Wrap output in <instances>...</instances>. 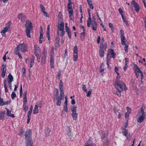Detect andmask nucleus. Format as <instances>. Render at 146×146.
Segmentation results:
<instances>
[{"label": "nucleus", "instance_id": "ea45409f", "mask_svg": "<svg viewBox=\"0 0 146 146\" xmlns=\"http://www.w3.org/2000/svg\"><path fill=\"white\" fill-rule=\"evenodd\" d=\"M5 113L0 111V119H3L4 117Z\"/></svg>", "mask_w": 146, "mask_h": 146}, {"label": "nucleus", "instance_id": "ddd939ff", "mask_svg": "<svg viewBox=\"0 0 146 146\" xmlns=\"http://www.w3.org/2000/svg\"><path fill=\"white\" fill-rule=\"evenodd\" d=\"M34 59L35 57L34 56H32V58H31L30 59L28 58H27L25 59V61L26 63L27 64H28V62L29 61H30L29 65L30 68H32L34 65Z\"/></svg>", "mask_w": 146, "mask_h": 146}, {"label": "nucleus", "instance_id": "e2e57ef3", "mask_svg": "<svg viewBox=\"0 0 146 146\" xmlns=\"http://www.w3.org/2000/svg\"><path fill=\"white\" fill-rule=\"evenodd\" d=\"M127 126L128 124L127 123V122L125 123L124 126L122 127V129H126L127 127Z\"/></svg>", "mask_w": 146, "mask_h": 146}, {"label": "nucleus", "instance_id": "4d7b16f0", "mask_svg": "<svg viewBox=\"0 0 146 146\" xmlns=\"http://www.w3.org/2000/svg\"><path fill=\"white\" fill-rule=\"evenodd\" d=\"M40 7L41 10L42 11V12H43V11H45V8L42 4L40 5Z\"/></svg>", "mask_w": 146, "mask_h": 146}, {"label": "nucleus", "instance_id": "0eeeda50", "mask_svg": "<svg viewBox=\"0 0 146 146\" xmlns=\"http://www.w3.org/2000/svg\"><path fill=\"white\" fill-rule=\"evenodd\" d=\"M32 131L31 129H28L26 131L25 134V139L26 142L28 141H33L32 139Z\"/></svg>", "mask_w": 146, "mask_h": 146}, {"label": "nucleus", "instance_id": "a878e982", "mask_svg": "<svg viewBox=\"0 0 146 146\" xmlns=\"http://www.w3.org/2000/svg\"><path fill=\"white\" fill-rule=\"evenodd\" d=\"M88 4L90 7L92 9H94V6L92 4V0H87Z\"/></svg>", "mask_w": 146, "mask_h": 146}, {"label": "nucleus", "instance_id": "5fc2aeb1", "mask_svg": "<svg viewBox=\"0 0 146 146\" xmlns=\"http://www.w3.org/2000/svg\"><path fill=\"white\" fill-rule=\"evenodd\" d=\"M124 47V50L126 52H127L128 51V45L127 44H125Z\"/></svg>", "mask_w": 146, "mask_h": 146}, {"label": "nucleus", "instance_id": "58836bf2", "mask_svg": "<svg viewBox=\"0 0 146 146\" xmlns=\"http://www.w3.org/2000/svg\"><path fill=\"white\" fill-rule=\"evenodd\" d=\"M114 70L115 72L117 74V78H119L120 77L119 76V74L118 73V69L117 67L115 66V67Z\"/></svg>", "mask_w": 146, "mask_h": 146}, {"label": "nucleus", "instance_id": "c03bdc74", "mask_svg": "<svg viewBox=\"0 0 146 146\" xmlns=\"http://www.w3.org/2000/svg\"><path fill=\"white\" fill-rule=\"evenodd\" d=\"M23 110L25 111L26 112L27 111L28 108V106L26 105V104H23Z\"/></svg>", "mask_w": 146, "mask_h": 146}, {"label": "nucleus", "instance_id": "603ef678", "mask_svg": "<svg viewBox=\"0 0 146 146\" xmlns=\"http://www.w3.org/2000/svg\"><path fill=\"white\" fill-rule=\"evenodd\" d=\"M16 96V94L14 92H13L11 94V97L12 99H14Z\"/></svg>", "mask_w": 146, "mask_h": 146}, {"label": "nucleus", "instance_id": "2f4dec72", "mask_svg": "<svg viewBox=\"0 0 146 146\" xmlns=\"http://www.w3.org/2000/svg\"><path fill=\"white\" fill-rule=\"evenodd\" d=\"M103 146H108V142L107 138H105L104 139Z\"/></svg>", "mask_w": 146, "mask_h": 146}, {"label": "nucleus", "instance_id": "6ab92c4d", "mask_svg": "<svg viewBox=\"0 0 146 146\" xmlns=\"http://www.w3.org/2000/svg\"><path fill=\"white\" fill-rule=\"evenodd\" d=\"M68 3L67 4V10L68 12H73L72 9V3L71 0H68Z\"/></svg>", "mask_w": 146, "mask_h": 146}, {"label": "nucleus", "instance_id": "8fccbe9b", "mask_svg": "<svg viewBox=\"0 0 146 146\" xmlns=\"http://www.w3.org/2000/svg\"><path fill=\"white\" fill-rule=\"evenodd\" d=\"M110 60L109 59H107L106 60V64L108 66V68L110 69H111V67H110V66H109V64H110V62H109V61H110Z\"/></svg>", "mask_w": 146, "mask_h": 146}, {"label": "nucleus", "instance_id": "49530a36", "mask_svg": "<svg viewBox=\"0 0 146 146\" xmlns=\"http://www.w3.org/2000/svg\"><path fill=\"white\" fill-rule=\"evenodd\" d=\"M82 89L85 92H87V90L85 85L84 84L82 85Z\"/></svg>", "mask_w": 146, "mask_h": 146}, {"label": "nucleus", "instance_id": "7ed1b4c3", "mask_svg": "<svg viewBox=\"0 0 146 146\" xmlns=\"http://www.w3.org/2000/svg\"><path fill=\"white\" fill-rule=\"evenodd\" d=\"M107 47V45L106 42L100 44L99 47V52L100 56L101 57H103L104 56L105 52L106 51V49Z\"/></svg>", "mask_w": 146, "mask_h": 146}, {"label": "nucleus", "instance_id": "0e129e2a", "mask_svg": "<svg viewBox=\"0 0 146 146\" xmlns=\"http://www.w3.org/2000/svg\"><path fill=\"white\" fill-rule=\"evenodd\" d=\"M120 34L121 36H123L124 35V33L122 29H121L120 31Z\"/></svg>", "mask_w": 146, "mask_h": 146}, {"label": "nucleus", "instance_id": "b1692460", "mask_svg": "<svg viewBox=\"0 0 146 146\" xmlns=\"http://www.w3.org/2000/svg\"><path fill=\"white\" fill-rule=\"evenodd\" d=\"M6 109L7 110V112L6 115L8 116L11 117L12 118H14L15 117L14 115L13 114H11V111L9 109L6 108Z\"/></svg>", "mask_w": 146, "mask_h": 146}, {"label": "nucleus", "instance_id": "774afa93", "mask_svg": "<svg viewBox=\"0 0 146 146\" xmlns=\"http://www.w3.org/2000/svg\"><path fill=\"white\" fill-rule=\"evenodd\" d=\"M125 64L126 65H127L129 63V59L128 58H125Z\"/></svg>", "mask_w": 146, "mask_h": 146}, {"label": "nucleus", "instance_id": "f3484780", "mask_svg": "<svg viewBox=\"0 0 146 146\" xmlns=\"http://www.w3.org/2000/svg\"><path fill=\"white\" fill-rule=\"evenodd\" d=\"M6 66L5 64H3L1 68L2 71L1 77L4 78L5 77V73L6 71Z\"/></svg>", "mask_w": 146, "mask_h": 146}, {"label": "nucleus", "instance_id": "aec40b11", "mask_svg": "<svg viewBox=\"0 0 146 146\" xmlns=\"http://www.w3.org/2000/svg\"><path fill=\"white\" fill-rule=\"evenodd\" d=\"M88 13L89 15V17L87 20V27H90L91 25V13L89 9H88Z\"/></svg>", "mask_w": 146, "mask_h": 146}, {"label": "nucleus", "instance_id": "f03ea898", "mask_svg": "<svg viewBox=\"0 0 146 146\" xmlns=\"http://www.w3.org/2000/svg\"><path fill=\"white\" fill-rule=\"evenodd\" d=\"M26 22L25 25L26 27V34L27 37L30 38L31 37L30 33L33 27L32 23L30 21H27Z\"/></svg>", "mask_w": 146, "mask_h": 146}, {"label": "nucleus", "instance_id": "338daca9", "mask_svg": "<svg viewBox=\"0 0 146 146\" xmlns=\"http://www.w3.org/2000/svg\"><path fill=\"white\" fill-rule=\"evenodd\" d=\"M50 66L51 68H54V62H50Z\"/></svg>", "mask_w": 146, "mask_h": 146}, {"label": "nucleus", "instance_id": "473e14b6", "mask_svg": "<svg viewBox=\"0 0 146 146\" xmlns=\"http://www.w3.org/2000/svg\"><path fill=\"white\" fill-rule=\"evenodd\" d=\"M58 16L59 17V19L58 22L63 21V19L62 18V14L60 11L58 13Z\"/></svg>", "mask_w": 146, "mask_h": 146}, {"label": "nucleus", "instance_id": "bf43d9fd", "mask_svg": "<svg viewBox=\"0 0 146 146\" xmlns=\"http://www.w3.org/2000/svg\"><path fill=\"white\" fill-rule=\"evenodd\" d=\"M91 94V91H89L87 93L86 96L88 97H89L90 96Z\"/></svg>", "mask_w": 146, "mask_h": 146}, {"label": "nucleus", "instance_id": "4be33fe9", "mask_svg": "<svg viewBox=\"0 0 146 146\" xmlns=\"http://www.w3.org/2000/svg\"><path fill=\"white\" fill-rule=\"evenodd\" d=\"M145 115H140L137 119V122L141 123L143 122L145 118Z\"/></svg>", "mask_w": 146, "mask_h": 146}, {"label": "nucleus", "instance_id": "9d476101", "mask_svg": "<svg viewBox=\"0 0 146 146\" xmlns=\"http://www.w3.org/2000/svg\"><path fill=\"white\" fill-rule=\"evenodd\" d=\"M108 54L106 56V59H109L112 58H115V53L114 52L113 50L110 49L108 51Z\"/></svg>", "mask_w": 146, "mask_h": 146}, {"label": "nucleus", "instance_id": "2eb2a0df", "mask_svg": "<svg viewBox=\"0 0 146 146\" xmlns=\"http://www.w3.org/2000/svg\"><path fill=\"white\" fill-rule=\"evenodd\" d=\"M84 146H95V145L93 143L92 139L90 138L85 143Z\"/></svg>", "mask_w": 146, "mask_h": 146}, {"label": "nucleus", "instance_id": "052dcab7", "mask_svg": "<svg viewBox=\"0 0 146 146\" xmlns=\"http://www.w3.org/2000/svg\"><path fill=\"white\" fill-rule=\"evenodd\" d=\"M118 11L119 12V13L120 14L121 16L122 15H123V11H122V10L121 9V8H120L118 9Z\"/></svg>", "mask_w": 146, "mask_h": 146}, {"label": "nucleus", "instance_id": "1a4fd4ad", "mask_svg": "<svg viewBox=\"0 0 146 146\" xmlns=\"http://www.w3.org/2000/svg\"><path fill=\"white\" fill-rule=\"evenodd\" d=\"M134 70L135 71L136 76L137 78L139 76V74H140V76H141V78H143V73L140 70L139 67L137 65H135L134 66Z\"/></svg>", "mask_w": 146, "mask_h": 146}, {"label": "nucleus", "instance_id": "6e6552de", "mask_svg": "<svg viewBox=\"0 0 146 146\" xmlns=\"http://www.w3.org/2000/svg\"><path fill=\"white\" fill-rule=\"evenodd\" d=\"M77 107L74 106L72 107L71 110L72 111V116L73 120L76 121L77 120L78 117V114L76 113Z\"/></svg>", "mask_w": 146, "mask_h": 146}, {"label": "nucleus", "instance_id": "9b49d317", "mask_svg": "<svg viewBox=\"0 0 146 146\" xmlns=\"http://www.w3.org/2000/svg\"><path fill=\"white\" fill-rule=\"evenodd\" d=\"M47 56V50L45 49H44L41 56V61L42 64H44L45 62Z\"/></svg>", "mask_w": 146, "mask_h": 146}, {"label": "nucleus", "instance_id": "3c124183", "mask_svg": "<svg viewBox=\"0 0 146 146\" xmlns=\"http://www.w3.org/2000/svg\"><path fill=\"white\" fill-rule=\"evenodd\" d=\"M19 50H19L18 48H17V47L15 48L14 50V52H15V54L16 55H18V54H19Z\"/></svg>", "mask_w": 146, "mask_h": 146}, {"label": "nucleus", "instance_id": "412c9836", "mask_svg": "<svg viewBox=\"0 0 146 146\" xmlns=\"http://www.w3.org/2000/svg\"><path fill=\"white\" fill-rule=\"evenodd\" d=\"M92 28L93 31H96L97 29V24L95 21H91Z\"/></svg>", "mask_w": 146, "mask_h": 146}, {"label": "nucleus", "instance_id": "7c9ffc66", "mask_svg": "<svg viewBox=\"0 0 146 146\" xmlns=\"http://www.w3.org/2000/svg\"><path fill=\"white\" fill-rule=\"evenodd\" d=\"M59 88L60 90H64L63 84L61 80L60 81L59 83Z\"/></svg>", "mask_w": 146, "mask_h": 146}, {"label": "nucleus", "instance_id": "f8f14e48", "mask_svg": "<svg viewBox=\"0 0 146 146\" xmlns=\"http://www.w3.org/2000/svg\"><path fill=\"white\" fill-rule=\"evenodd\" d=\"M131 7H133L136 12H138L140 10L139 6L135 0H132L131 2Z\"/></svg>", "mask_w": 146, "mask_h": 146}, {"label": "nucleus", "instance_id": "5701e85b", "mask_svg": "<svg viewBox=\"0 0 146 146\" xmlns=\"http://www.w3.org/2000/svg\"><path fill=\"white\" fill-rule=\"evenodd\" d=\"M7 80L8 84H11L13 80V77L11 73H9L8 76Z\"/></svg>", "mask_w": 146, "mask_h": 146}, {"label": "nucleus", "instance_id": "37998d69", "mask_svg": "<svg viewBox=\"0 0 146 146\" xmlns=\"http://www.w3.org/2000/svg\"><path fill=\"white\" fill-rule=\"evenodd\" d=\"M33 141H28L26 142V145L27 146H34L33 145Z\"/></svg>", "mask_w": 146, "mask_h": 146}, {"label": "nucleus", "instance_id": "6e6d98bb", "mask_svg": "<svg viewBox=\"0 0 146 146\" xmlns=\"http://www.w3.org/2000/svg\"><path fill=\"white\" fill-rule=\"evenodd\" d=\"M126 109L127 111V112L129 113H131L132 110L129 107H127Z\"/></svg>", "mask_w": 146, "mask_h": 146}, {"label": "nucleus", "instance_id": "dca6fc26", "mask_svg": "<svg viewBox=\"0 0 146 146\" xmlns=\"http://www.w3.org/2000/svg\"><path fill=\"white\" fill-rule=\"evenodd\" d=\"M41 102L40 101L39 102V104L38 105V103H36V104L35 108L33 110V113L34 114H36L38 113V107H40V105L41 104Z\"/></svg>", "mask_w": 146, "mask_h": 146}, {"label": "nucleus", "instance_id": "72a5a7b5", "mask_svg": "<svg viewBox=\"0 0 146 146\" xmlns=\"http://www.w3.org/2000/svg\"><path fill=\"white\" fill-rule=\"evenodd\" d=\"M85 31H83L82 32L80 35V38L81 40L82 41L85 38Z\"/></svg>", "mask_w": 146, "mask_h": 146}, {"label": "nucleus", "instance_id": "680f3d73", "mask_svg": "<svg viewBox=\"0 0 146 146\" xmlns=\"http://www.w3.org/2000/svg\"><path fill=\"white\" fill-rule=\"evenodd\" d=\"M4 87L5 89V91L6 92H8L7 87L6 85V83H4Z\"/></svg>", "mask_w": 146, "mask_h": 146}, {"label": "nucleus", "instance_id": "f257e3e1", "mask_svg": "<svg viewBox=\"0 0 146 146\" xmlns=\"http://www.w3.org/2000/svg\"><path fill=\"white\" fill-rule=\"evenodd\" d=\"M125 84L121 81H117L115 82L114 86L119 92H121L123 90H127L125 88Z\"/></svg>", "mask_w": 146, "mask_h": 146}, {"label": "nucleus", "instance_id": "423d86ee", "mask_svg": "<svg viewBox=\"0 0 146 146\" xmlns=\"http://www.w3.org/2000/svg\"><path fill=\"white\" fill-rule=\"evenodd\" d=\"M21 50L22 52L25 53L28 51V47L27 44L25 43L20 44L17 46V48Z\"/></svg>", "mask_w": 146, "mask_h": 146}, {"label": "nucleus", "instance_id": "69168bd1", "mask_svg": "<svg viewBox=\"0 0 146 146\" xmlns=\"http://www.w3.org/2000/svg\"><path fill=\"white\" fill-rule=\"evenodd\" d=\"M108 25L109 27L111 29V30H112L113 28V25L111 23H109Z\"/></svg>", "mask_w": 146, "mask_h": 146}, {"label": "nucleus", "instance_id": "a18cd8bd", "mask_svg": "<svg viewBox=\"0 0 146 146\" xmlns=\"http://www.w3.org/2000/svg\"><path fill=\"white\" fill-rule=\"evenodd\" d=\"M60 97L62 98H63L64 96V90H60Z\"/></svg>", "mask_w": 146, "mask_h": 146}, {"label": "nucleus", "instance_id": "a19ab883", "mask_svg": "<svg viewBox=\"0 0 146 146\" xmlns=\"http://www.w3.org/2000/svg\"><path fill=\"white\" fill-rule=\"evenodd\" d=\"M51 131L48 128H47L45 130V134L46 136H48L49 135Z\"/></svg>", "mask_w": 146, "mask_h": 146}, {"label": "nucleus", "instance_id": "20e7f679", "mask_svg": "<svg viewBox=\"0 0 146 146\" xmlns=\"http://www.w3.org/2000/svg\"><path fill=\"white\" fill-rule=\"evenodd\" d=\"M34 53L37 58L38 62H40V56L39 54L40 53L41 49L40 47L36 44L34 45Z\"/></svg>", "mask_w": 146, "mask_h": 146}, {"label": "nucleus", "instance_id": "393cba45", "mask_svg": "<svg viewBox=\"0 0 146 146\" xmlns=\"http://www.w3.org/2000/svg\"><path fill=\"white\" fill-rule=\"evenodd\" d=\"M56 104L57 106H60L62 103V98H61L59 96H58L56 98Z\"/></svg>", "mask_w": 146, "mask_h": 146}, {"label": "nucleus", "instance_id": "c9c22d12", "mask_svg": "<svg viewBox=\"0 0 146 146\" xmlns=\"http://www.w3.org/2000/svg\"><path fill=\"white\" fill-rule=\"evenodd\" d=\"M73 54H78V49L76 45H75L74 47Z\"/></svg>", "mask_w": 146, "mask_h": 146}, {"label": "nucleus", "instance_id": "bb28decb", "mask_svg": "<svg viewBox=\"0 0 146 146\" xmlns=\"http://www.w3.org/2000/svg\"><path fill=\"white\" fill-rule=\"evenodd\" d=\"M65 31L67 33L69 38H71V33L70 29L69 28L66 29Z\"/></svg>", "mask_w": 146, "mask_h": 146}, {"label": "nucleus", "instance_id": "13d9d810", "mask_svg": "<svg viewBox=\"0 0 146 146\" xmlns=\"http://www.w3.org/2000/svg\"><path fill=\"white\" fill-rule=\"evenodd\" d=\"M27 102V97H23V104H26Z\"/></svg>", "mask_w": 146, "mask_h": 146}, {"label": "nucleus", "instance_id": "f704fd0d", "mask_svg": "<svg viewBox=\"0 0 146 146\" xmlns=\"http://www.w3.org/2000/svg\"><path fill=\"white\" fill-rule=\"evenodd\" d=\"M25 16L22 13L19 14L18 16V18L21 21H22V20L25 18Z\"/></svg>", "mask_w": 146, "mask_h": 146}, {"label": "nucleus", "instance_id": "864d4df0", "mask_svg": "<svg viewBox=\"0 0 146 146\" xmlns=\"http://www.w3.org/2000/svg\"><path fill=\"white\" fill-rule=\"evenodd\" d=\"M130 113H129L128 112H125V117L126 119H128V117Z\"/></svg>", "mask_w": 146, "mask_h": 146}, {"label": "nucleus", "instance_id": "79ce46f5", "mask_svg": "<svg viewBox=\"0 0 146 146\" xmlns=\"http://www.w3.org/2000/svg\"><path fill=\"white\" fill-rule=\"evenodd\" d=\"M54 48L53 47H52L50 53V57H54Z\"/></svg>", "mask_w": 146, "mask_h": 146}, {"label": "nucleus", "instance_id": "de8ad7c7", "mask_svg": "<svg viewBox=\"0 0 146 146\" xmlns=\"http://www.w3.org/2000/svg\"><path fill=\"white\" fill-rule=\"evenodd\" d=\"M54 94L56 96H58L59 94L58 90L57 88H55L54 90Z\"/></svg>", "mask_w": 146, "mask_h": 146}, {"label": "nucleus", "instance_id": "e433bc0d", "mask_svg": "<svg viewBox=\"0 0 146 146\" xmlns=\"http://www.w3.org/2000/svg\"><path fill=\"white\" fill-rule=\"evenodd\" d=\"M78 58V54H73V60L74 61H76L77 60Z\"/></svg>", "mask_w": 146, "mask_h": 146}, {"label": "nucleus", "instance_id": "c756f323", "mask_svg": "<svg viewBox=\"0 0 146 146\" xmlns=\"http://www.w3.org/2000/svg\"><path fill=\"white\" fill-rule=\"evenodd\" d=\"M121 44L122 45H125V44H126V38L124 36H121Z\"/></svg>", "mask_w": 146, "mask_h": 146}, {"label": "nucleus", "instance_id": "39448f33", "mask_svg": "<svg viewBox=\"0 0 146 146\" xmlns=\"http://www.w3.org/2000/svg\"><path fill=\"white\" fill-rule=\"evenodd\" d=\"M11 24V22H9L6 24L5 26L3 29L1 31V33L3 36L5 37L6 36V33L9 31Z\"/></svg>", "mask_w": 146, "mask_h": 146}, {"label": "nucleus", "instance_id": "cd10ccee", "mask_svg": "<svg viewBox=\"0 0 146 146\" xmlns=\"http://www.w3.org/2000/svg\"><path fill=\"white\" fill-rule=\"evenodd\" d=\"M57 34L58 36L60 35V36L61 37L63 36L65 34L64 30L59 31L58 33V31H57Z\"/></svg>", "mask_w": 146, "mask_h": 146}, {"label": "nucleus", "instance_id": "a211bd4d", "mask_svg": "<svg viewBox=\"0 0 146 146\" xmlns=\"http://www.w3.org/2000/svg\"><path fill=\"white\" fill-rule=\"evenodd\" d=\"M121 133L123 135L126 137L127 139H129L130 137V133L128 132L126 129H122Z\"/></svg>", "mask_w": 146, "mask_h": 146}, {"label": "nucleus", "instance_id": "c85d7f7f", "mask_svg": "<svg viewBox=\"0 0 146 146\" xmlns=\"http://www.w3.org/2000/svg\"><path fill=\"white\" fill-rule=\"evenodd\" d=\"M40 35L39 38V42L40 43H41L43 39V35L42 32V31H40Z\"/></svg>", "mask_w": 146, "mask_h": 146}, {"label": "nucleus", "instance_id": "4468645a", "mask_svg": "<svg viewBox=\"0 0 146 146\" xmlns=\"http://www.w3.org/2000/svg\"><path fill=\"white\" fill-rule=\"evenodd\" d=\"M57 31L58 33L59 31L64 30V23L63 21L58 22Z\"/></svg>", "mask_w": 146, "mask_h": 146}, {"label": "nucleus", "instance_id": "4c0bfd02", "mask_svg": "<svg viewBox=\"0 0 146 146\" xmlns=\"http://www.w3.org/2000/svg\"><path fill=\"white\" fill-rule=\"evenodd\" d=\"M69 14V18L71 20H73L74 19L73 12H68Z\"/></svg>", "mask_w": 146, "mask_h": 146}, {"label": "nucleus", "instance_id": "09e8293b", "mask_svg": "<svg viewBox=\"0 0 146 146\" xmlns=\"http://www.w3.org/2000/svg\"><path fill=\"white\" fill-rule=\"evenodd\" d=\"M61 71H59L58 72V73L57 76L56 77V78L59 80L60 78V76H61Z\"/></svg>", "mask_w": 146, "mask_h": 146}]
</instances>
